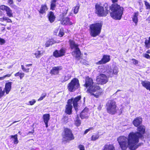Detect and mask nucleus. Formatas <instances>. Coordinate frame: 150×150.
Returning <instances> with one entry per match:
<instances>
[{
    "mask_svg": "<svg viewBox=\"0 0 150 150\" xmlns=\"http://www.w3.org/2000/svg\"><path fill=\"white\" fill-rule=\"evenodd\" d=\"M6 22L7 23H12V21L10 19L8 18L6 21Z\"/></svg>",
    "mask_w": 150,
    "mask_h": 150,
    "instance_id": "nucleus-58",
    "label": "nucleus"
},
{
    "mask_svg": "<svg viewBox=\"0 0 150 150\" xmlns=\"http://www.w3.org/2000/svg\"><path fill=\"white\" fill-rule=\"evenodd\" d=\"M71 77V76L69 74H66L63 76L61 79L62 82H64L69 79Z\"/></svg>",
    "mask_w": 150,
    "mask_h": 150,
    "instance_id": "nucleus-26",
    "label": "nucleus"
},
{
    "mask_svg": "<svg viewBox=\"0 0 150 150\" xmlns=\"http://www.w3.org/2000/svg\"><path fill=\"white\" fill-rule=\"evenodd\" d=\"M110 9L111 12V17L115 20L121 19L123 14V8L116 3L112 4L110 6Z\"/></svg>",
    "mask_w": 150,
    "mask_h": 150,
    "instance_id": "nucleus-2",
    "label": "nucleus"
},
{
    "mask_svg": "<svg viewBox=\"0 0 150 150\" xmlns=\"http://www.w3.org/2000/svg\"><path fill=\"white\" fill-rule=\"evenodd\" d=\"M103 150H115V149L113 145L107 144L104 146Z\"/></svg>",
    "mask_w": 150,
    "mask_h": 150,
    "instance_id": "nucleus-27",
    "label": "nucleus"
},
{
    "mask_svg": "<svg viewBox=\"0 0 150 150\" xmlns=\"http://www.w3.org/2000/svg\"><path fill=\"white\" fill-rule=\"evenodd\" d=\"M99 137L98 134L93 135L91 137V140L93 141H95Z\"/></svg>",
    "mask_w": 150,
    "mask_h": 150,
    "instance_id": "nucleus-35",
    "label": "nucleus"
},
{
    "mask_svg": "<svg viewBox=\"0 0 150 150\" xmlns=\"http://www.w3.org/2000/svg\"><path fill=\"white\" fill-rule=\"evenodd\" d=\"M132 60L133 61V63L134 64L136 65L138 63V61L135 59H132Z\"/></svg>",
    "mask_w": 150,
    "mask_h": 150,
    "instance_id": "nucleus-47",
    "label": "nucleus"
},
{
    "mask_svg": "<svg viewBox=\"0 0 150 150\" xmlns=\"http://www.w3.org/2000/svg\"><path fill=\"white\" fill-rule=\"evenodd\" d=\"M63 137L64 141L68 142L73 140L74 138L71 131L68 128L64 129Z\"/></svg>",
    "mask_w": 150,
    "mask_h": 150,
    "instance_id": "nucleus-8",
    "label": "nucleus"
},
{
    "mask_svg": "<svg viewBox=\"0 0 150 150\" xmlns=\"http://www.w3.org/2000/svg\"><path fill=\"white\" fill-rule=\"evenodd\" d=\"M143 56L144 57H145L146 58L148 59H150V55L147 54H143Z\"/></svg>",
    "mask_w": 150,
    "mask_h": 150,
    "instance_id": "nucleus-48",
    "label": "nucleus"
},
{
    "mask_svg": "<svg viewBox=\"0 0 150 150\" xmlns=\"http://www.w3.org/2000/svg\"><path fill=\"white\" fill-rule=\"evenodd\" d=\"M76 119L75 124L76 126H79L81 124V122L79 120V118L78 117H77Z\"/></svg>",
    "mask_w": 150,
    "mask_h": 150,
    "instance_id": "nucleus-34",
    "label": "nucleus"
},
{
    "mask_svg": "<svg viewBox=\"0 0 150 150\" xmlns=\"http://www.w3.org/2000/svg\"><path fill=\"white\" fill-rule=\"evenodd\" d=\"M69 42L71 48L74 50V51L72 53V55L76 58L80 57L81 52L78 47V45L73 40H70Z\"/></svg>",
    "mask_w": 150,
    "mask_h": 150,
    "instance_id": "nucleus-6",
    "label": "nucleus"
},
{
    "mask_svg": "<svg viewBox=\"0 0 150 150\" xmlns=\"http://www.w3.org/2000/svg\"><path fill=\"white\" fill-rule=\"evenodd\" d=\"M50 115L49 114H45L43 115V119L44 122H48L50 119Z\"/></svg>",
    "mask_w": 150,
    "mask_h": 150,
    "instance_id": "nucleus-31",
    "label": "nucleus"
},
{
    "mask_svg": "<svg viewBox=\"0 0 150 150\" xmlns=\"http://www.w3.org/2000/svg\"><path fill=\"white\" fill-rule=\"evenodd\" d=\"M48 122H45L46 125V127L47 128L48 127Z\"/></svg>",
    "mask_w": 150,
    "mask_h": 150,
    "instance_id": "nucleus-64",
    "label": "nucleus"
},
{
    "mask_svg": "<svg viewBox=\"0 0 150 150\" xmlns=\"http://www.w3.org/2000/svg\"><path fill=\"white\" fill-rule=\"evenodd\" d=\"M106 74L108 78L112 77L113 76L112 69H108L106 71Z\"/></svg>",
    "mask_w": 150,
    "mask_h": 150,
    "instance_id": "nucleus-30",
    "label": "nucleus"
},
{
    "mask_svg": "<svg viewBox=\"0 0 150 150\" xmlns=\"http://www.w3.org/2000/svg\"><path fill=\"white\" fill-rule=\"evenodd\" d=\"M66 52L64 48H62L59 50H56L53 53V55L56 57H61L65 55Z\"/></svg>",
    "mask_w": 150,
    "mask_h": 150,
    "instance_id": "nucleus-12",
    "label": "nucleus"
},
{
    "mask_svg": "<svg viewBox=\"0 0 150 150\" xmlns=\"http://www.w3.org/2000/svg\"><path fill=\"white\" fill-rule=\"evenodd\" d=\"M79 6H77L74 7V14H76L78 13L79 9Z\"/></svg>",
    "mask_w": 150,
    "mask_h": 150,
    "instance_id": "nucleus-38",
    "label": "nucleus"
},
{
    "mask_svg": "<svg viewBox=\"0 0 150 150\" xmlns=\"http://www.w3.org/2000/svg\"><path fill=\"white\" fill-rule=\"evenodd\" d=\"M53 40L52 39H50L48 40L45 44L46 47H48L50 45H51L54 43Z\"/></svg>",
    "mask_w": 150,
    "mask_h": 150,
    "instance_id": "nucleus-32",
    "label": "nucleus"
},
{
    "mask_svg": "<svg viewBox=\"0 0 150 150\" xmlns=\"http://www.w3.org/2000/svg\"><path fill=\"white\" fill-rule=\"evenodd\" d=\"M5 94V91H2V88L0 87V98H1Z\"/></svg>",
    "mask_w": 150,
    "mask_h": 150,
    "instance_id": "nucleus-41",
    "label": "nucleus"
},
{
    "mask_svg": "<svg viewBox=\"0 0 150 150\" xmlns=\"http://www.w3.org/2000/svg\"><path fill=\"white\" fill-rule=\"evenodd\" d=\"M32 64H28L26 65L25 66L26 67H30V66H32Z\"/></svg>",
    "mask_w": 150,
    "mask_h": 150,
    "instance_id": "nucleus-61",
    "label": "nucleus"
},
{
    "mask_svg": "<svg viewBox=\"0 0 150 150\" xmlns=\"http://www.w3.org/2000/svg\"><path fill=\"white\" fill-rule=\"evenodd\" d=\"M62 69V66L54 67L51 69L50 73L55 75H57L59 74V71Z\"/></svg>",
    "mask_w": 150,
    "mask_h": 150,
    "instance_id": "nucleus-16",
    "label": "nucleus"
},
{
    "mask_svg": "<svg viewBox=\"0 0 150 150\" xmlns=\"http://www.w3.org/2000/svg\"><path fill=\"white\" fill-rule=\"evenodd\" d=\"M24 74L23 73H21L20 75V77L21 79L24 76Z\"/></svg>",
    "mask_w": 150,
    "mask_h": 150,
    "instance_id": "nucleus-53",
    "label": "nucleus"
},
{
    "mask_svg": "<svg viewBox=\"0 0 150 150\" xmlns=\"http://www.w3.org/2000/svg\"><path fill=\"white\" fill-rule=\"evenodd\" d=\"M110 60V56L107 55H104L101 59L100 61L96 62V64L100 65L105 64L108 62Z\"/></svg>",
    "mask_w": 150,
    "mask_h": 150,
    "instance_id": "nucleus-13",
    "label": "nucleus"
},
{
    "mask_svg": "<svg viewBox=\"0 0 150 150\" xmlns=\"http://www.w3.org/2000/svg\"><path fill=\"white\" fill-rule=\"evenodd\" d=\"M108 80L107 76L103 74H101L97 77L96 81L98 84H105L108 82Z\"/></svg>",
    "mask_w": 150,
    "mask_h": 150,
    "instance_id": "nucleus-10",
    "label": "nucleus"
},
{
    "mask_svg": "<svg viewBox=\"0 0 150 150\" xmlns=\"http://www.w3.org/2000/svg\"><path fill=\"white\" fill-rule=\"evenodd\" d=\"M36 102V101L35 99H33L32 100L30 101L29 102V104H28V105H33Z\"/></svg>",
    "mask_w": 150,
    "mask_h": 150,
    "instance_id": "nucleus-45",
    "label": "nucleus"
},
{
    "mask_svg": "<svg viewBox=\"0 0 150 150\" xmlns=\"http://www.w3.org/2000/svg\"><path fill=\"white\" fill-rule=\"evenodd\" d=\"M79 148L80 150H85L84 147L83 145H79Z\"/></svg>",
    "mask_w": 150,
    "mask_h": 150,
    "instance_id": "nucleus-49",
    "label": "nucleus"
},
{
    "mask_svg": "<svg viewBox=\"0 0 150 150\" xmlns=\"http://www.w3.org/2000/svg\"><path fill=\"white\" fill-rule=\"evenodd\" d=\"M42 51L38 50L34 53V55L35 56V57L37 58H39L40 56L42 55Z\"/></svg>",
    "mask_w": 150,
    "mask_h": 150,
    "instance_id": "nucleus-33",
    "label": "nucleus"
},
{
    "mask_svg": "<svg viewBox=\"0 0 150 150\" xmlns=\"http://www.w3.org/2000/svg\"><path fill=\"white\" fill-rule=\"evenodd\" d=\"M11 138H13V143L15 144H17L18 143V140L17 138V135L16 134L14 135H11L10 136Z\"/></svg>",
    "mask_w": 150,
    "mask_h": 150,
    "instance_id": "nucleus-28",
    "label": "nucleus"
},
{
    "mask_svg": "<svg viewBox=\"0 0 150 150\" xmlns=\"http://www.w3.org/2000/svg\"><path fill=\"white\" fill-rule=\"evenodd\" d=\"M81 96H79L74 98H71L70 100H72V103H73V106L76 111L77 109L78 102L80 99Z\"/></svg>",
    "mask_w": 150,
    "mask_h": 150,
    "instance_id": "nucleus-15",
    "label": "nucleus"
},
{
    "mask_svg": "<svg viewBox=\"0 0 150 150\" xmlns=\"http://www.w3.org/2000/svg\"><path fill=\"white\" fill-rule=\"evenodd\" d=\"M96 12L99 16H105L108 13V10L106 9H104V8L99 5H96Z\"/></svg>",
    "mask_w": 150,
    "mask_h": 150,
    "instance_id": "nucleus-9",
    "label": "nucleus"
},
{
    "mask_svg": "<svg viewBox=\"0 0 150 150\" xmlns=\"http://www.w3.org/2000/svg\"><path fill=\"white\" fill-rule=\"evenodd\" d=\"M93 129V127H90V128H89V129H86L84 132V134H86L91 129Z\"/></svg>",
    "mask_w": 150,
    "mask_h": 150,
    "instance_id": "nucleus-50",
    "label": "nucleus"
},
{
    "mask_svg": "<svg viewBox=\"0 0 150 150\" xmlns=\"http://www.w3.org/2000/svg\"><path fill=\"white\" fill-rule=\"evenodd\" d=\"M79 86V80L75 78L73 79L68 84L67 88L69 91L72 92L77 89Z\"/></svg>",
    "mask_w": 150,
    "mask_h": 150,
    "instance_id": "nucleus-7",
    "label": "nucleus"
},
{
    "mask_svg": "<svg viewBox=\"0 0 150 150\" xmlns=\"http://www.w3.org/2000/svg\"><path fill=\"white\" fill-rule=\"evenodd\" d=\"M56 6V3H51L50 6V8L52 10L54 9V8Z\"/></svg>",
    "mask_w": 150,
    "mask_h": 150,
    "instance_id": "nucleus-44",
    "label": "nucleus"
},
{
    "mask_svg": "<svg viewBox=\"0 0 150 150\" xmlns=\"http://www.w3.org/2000/svg\"><path fill=\"white\" fill-rule=\"evenodd\" d=\"M8 18L7 17H6V16H4L3 17V20H4V21H7L8 19Z\"/></svg>",
    "mask_w": 150,
    "mask_h": 150,
    "instance_id": "nucleus-57",
    "label": "nucleus"
},
{
    "mask_svg": "<svg viewBox=\"0 0 150 150\" xmlns=\"http://www.w3.org/2000/svg\"><path fill=\"white\" fill-rule=\"evenodd\" d=\"M139 15V12H137L135 13L134 14V15L132 18V20L136 24L137 23L138 19V16Z\"/></svg>",
    "mask_w": 150,
    "mask_h": 150,
    "instance_id": "nucleus-29",
    "label": "nucleus"
},
{
    "mask_svg": "<svg viewBox=\"0 0 150 150\" xmlns=\"http://www.w3.org/2000/svg\"><path fill=\"white\" fill-rule=\"evenodd\" d=\"M4 79V76L3 77H0V80H3Z\"/></svg>",
    "mask_w": 150,
    "mask_h": 150,
    "instance_id": "nucleus-62",
    "label": "nucleus"
},
{
    "mask_svg": "<svg viewBox=\"0 0 150 150\" xmlns=\"http://www.w3.org/2000/svg\"><path fill=\"white\" fill-rule=\"evenodd\" d=\"M6 42L4 39L0 38V45H2L4 44Z\"/></svg>",
    "mask_w": 150,
    "mask_h": 150,
    "instance_id": "nucleus-42",
    "label": "nucleus"
},
{
    "mask_svg": "<svg viewBox=\"0 0 150 150\" xmlns=\"http://www.w3.org/2000/svg\"><path fill=\"white\" fill-rule=\"evenodd\" d=\"M145 127L143 125H141L139 126L137 128V130L139 132H140V133L139 132V133L142 135V136L139 137V138L141 137L142 136V134H144L145 132Z\"/></svg>",
    "mask_w": 150,
    "mask_h": 150,
    "instance_id": "nucleus-25",
    "label": "nucleus"
},
{
    "mask_svg": "<svg viewBox=\"0 0 150 150\" xmlns=\"http://www.w3.org/2000/svg\"><path fill=\"white\" fill-rule=\"evenodd\" d=\"M11 75V74H8L7 75H6L4 76V77H5V78L6 77H10Z\"/></svg>",
    "mask_w": 150,
    "mask_h": 150,
    "instance_id": "nucleus-59",
    "label": "nucleus"
},
{
    "mask_svg": "<svg viewBox=\"0 0 150 150\" xmlns=\"http://www.w3.org/2000/svg\"><path fill=\"white\" fill-rule=\"evenodd\" d=\"M66 12H64V13H63V16H65L67 14V11H68V9H65Z\"/></svg>",
    "mask_w": 150,
    "mask_h": 150,
    "instance_id": "nucleus-56",
    "label": "nucleus"
},
{
    "mask_svg": "<svg viewBox=\"0 0 150 150\" xmlns=\"http://www.w3.org/2000/svg\"><path fill=\"white\" fill-rule=\"evenodd\" d=\"M8 2L10 5L13 4V0H8Z\"/></svg>",
    "mask_w": 150,
    "mask_h": 150,
    "instance_id": "nucleus-52",
    "label": "nucleus"
},
{
    "mask_svg": "<svg viewBox=\"0 0 150 150\" xmlns=\"http://www.w3.org/2000/svg\"><path fill=\"white\" fill-rule=\"evenodd\" d=\"M0 9L6 12V14L9 17H13V13L11 9L8 6L2 5L0 6Z\"/></svg>",
    "mask_w": 150,
    "mask_h": 150,
    "instance_id": "nucleus-11",
    "label": "nucleus"
},
{
    "mask_svg": "<svg viewBox=\"0 0 150 150\" xmlns=\"http://www.w3.org/2000/svg\"><path fill=\"white\" fill-rule=\"evenodd\" d=\"M68 118L67 117H64L63 119V121L67 123V122Z\"/></svg>",
    "mask_w": 150,
    "mask_h": 150,
    "instance_id": "nucleus-51",
    "label": "nucleus"
},
{
    "mask_svg": "<svg viewBox=\"0 0 150 150\" xmlns=\"http://www.w3.org/2000/svg\"><path fill=\"white\" fill-rule=\"evenodd\" d=\"M12 83V82H10L6 83L4 91L6 92V94H8L11 90Z\"/></svg>",
    "mask_w": 150,
    "mask_h": 150,
    "instance_id": "nucleus-20",
    "label": "nucleus"
},
{
    "mask_svg": "<svg viewBox=\"0 0 150 150\" xmlns=\"http://www.w3.org/2000/svg\"><path fill=\"white\" fill-rule=\"evenodd\" d=\"M142 135L138 132H130L127 138L124 136L119 137L117 141L122 149L125 150L129 147L130 150H136L140 145L137 144L139 138Z\"/></svg>",
    "mask_w": 150,
    "mask_h": 150,
    "instance_id": "nucleus-1",
    "label": "nucleus"
},
{
    "mask_svg": "<svg viewBox=\"0 0 150 150\" xmlns=\"http://www.w3.org/2000/svg\"><path fill=\"white\" fill-rule=\"evenodd\" d=\"M93 83V80L89 77H87L85 79V83L84 85L86 88L91 86Z\"/></svg>",
    "mask_w": 150,
    "mask_h": 150,
    "instance_id": "nucleus-17",
    "label": "nucleus"
},
{
    "mask_svg": "<svg viewBox=\"0 0 150 150\" xmlns=\"http://www.w3.org/2000/svg\"><path fill=\"white\" fill-rule=\"evenodd\" d=\"M141 83L143 86L150 91V82L145 81H142Z\"/></svg>",
    "mask_w": 150,
    "mask_h": 150,
    "instance_id": "nucleus-24",
    "label": "nucleus"
},
{
    "mask_svg": "<svg viewBox=\"0 0 150 150\" xmlns=\"http://www.w3.org/2000/svg\"><path fill=\"white\" fill-rule=\"evenodd\" d=\"M61 24L65 25H71L73 24V23L70 21L69 18L67 17L63 18L61 21Z\"/></svg>",
    "mask_w": 150,
    "mask_h": 150,
    "instance_id": "nucleus-19",
    "label": "nucleus"
},
{
    "mask_svg": "<svg viewBox=\"0 0 150 150\" xmlns=\"http://www.w3.org/2000/svg\"><path fill=\"white\" fill-rule=\"evenodd\" d=\"M49 21L51 23H53L55 20V16L53 12L50 11L47 15Z\"/></svg>",
    "mask_w": 150,
    "mask_h": 150,
    "instance_id": "nucleus-22",
    "label": "nucleus"
},
{
    "mask_svg": "<svg viewBox=\"0 0 150 150\" xmlns=\"http://www.w3.org/2000/svg\"><path fill=\"white\" fill-rule=\"evenodd\" d=\"M21 67L22 69L23 70V71L25 72H28L29 71V68L26 69L24 67V66L23 65H21Z\"/></svg>",
    "mask_w": 150,
    "mask_h": 150,
    "instance_id": "nucleus-39",
    "label": "nucleus"
},
{
    "mask_svg": "<svg viewBox=\"0 0 150 150\" xmlns=\"http://www.w3.org/2000/svg\"><path fill=\"white\" fill-rule=\"evenodd\" d=\"M88 108H85L80 114V117L82 119L87 118L88 117Z\"/></svg>",
    "mask_w": 150,
    "mask_h": 150,
    "instance_id": "nucleus-18",
    "label": "nucleus"
},
{
    "mask_svg": "<svg viewBox=\"0 0 150 150\" xmlns=\"http://www.w3.org/2000/svg\"><path fill=\"white\" fill-rule=\"evenodd\" d=\"M144 2L145 4L146 7V8L147 9H150V5L146 1H144Z\"/></svg>",
    "mask_w": 150,
    "mask_h": 150,
    "instance_id": "nucleus-43",
    "label": "nucleus"
},
{
    "mask_svg": "<svg viewBox=\"0 0 150 150\" xmlns=\"http://www.w3.org/2000/svg\"><path fill=\"white\" fill-rule=\"evenodd\" d=\"M118 0H112V1L113 3H115L117 2Z\"/></svg>",
    "mask_w": 150,
    "mask_h": 150,
    "instance_id": "nucleus-63",
    "label": "nucleus"
},
{
    "mask_svg": "<svg viewBox=\"0 0 150 150\" xmlns=\"http://www.w3.org/2000/svg\"><path fill=\"white\" fill-rule=\"evenodd\" d=\"M5 29V28L3 26L2 24H0V34L4 32Z\"/></svg>",
    "mask_w": 150,
    "mask_h": 150,
    "instance_id": "nucleus-37",
    "label": "nucleus"
},
{
    "mask_svg": "<svg viewBox=\"0 0 150 150\" xmlns=\"http://www.w3.org/2000/svg\"><path fill=\"white\" fill-rule=\"evenodd\" d=\"M142 118L140 117H137L133 120V123L135 127H137L142 122Z\"/></svg>",
    "mask_w": 150,
    "mask_h": 150,
    "instance_id": "nucleus-21",
    "label": "nucleus"
},
{
    "mask_svg": "<svg viewBox=\"0 0 150 150\" xmlns=\"http://www.w3.org/2000/svg\"><path fill=\"white\" fill-rule=\"evenodd\" d=\"M46 96V94L45 93H42L40 98L38 100V101L42 100Z\"/></svg>",
    "mask_w": 150,
    "mask_h": 150,
    "instance_id": "nucleus-40",
    "label": "nucleus"
},
{
    "mask_svg": "<svg viewBox=\"0 0 150 150\" xmlns=\"http://www.w3.org/2000/svg\"><path fill=\"white\" fill-rule=\"evenodd\" d=\"M106 109L107 112L111 115L116 113L118 108L114 100H109L106 103Z\"/></svg>",
    "mask_w": 150,
    "mask_h": 150,
    "instance_id": "nucleus-4",
    "label": "nucleus"
},
{
    "mask_svg": "<svg viewBox=\"0 0 150 150\" xmlns=\"http://www.w3.org/2000/svg\"><path fill=\"white\" fill-rule=\"evenodd\" d=\"M112 72L113 74L116 75L118 72V69L117 67H115L112 69Z\"/></svg>",
    "mask_w": 150,
    "mask_h": 150,
    "instance_id": "nucleus-36",
    "label": "nucleus"
},
{
    "mask_svg": "<svg viewBox=\"0 0 150 150\" xmlns=\"http://www.w3.org/2000/svg\"><path fill=\"white\" fill-rule=\"evenodd\" d=\"M88 93H90L91 95H93L96 98L100 95L102 92L101 88L97 85L94 84L89 87L87 91Z\"/></svg>",
    "mask_w": 150,
    "mask_h": 150,
    "instance_id": "nucleus-5",
    "label": "nucleus"
},
{
    "mask_svg": "<svg viewBox=\"0 0 150 150\" xmlns=\"http://www.w3.org/2000/svg\"><path fill=\"white\" fill-rule=\"evenodd\" d=\"M48 8L46 4H42L41 5L39 10L38 11L39 13L41 14L45 13L48 10Z\"/></svg>",
    "mask_w": 150,
    "mask_h": 150,
    "instance_id": "nucleus-23",
    "label": "nucleus"
},
{
    "mask_svg": "<svg viewBox=\"0 0 150 150\" xmlns=\"http://www.w3.org/2000/svg\"><path fill=\"white\" fill-rule=\"evenodd\" d=\"M64 33L63 32V30L60 29L59 33V36L60 37H62L64 35Z\"/></svg>",
    "mask_w": 150,
    "mask_h": 150,
    "instance_id": "nucleus-46",
    "label": "nucleus"
},
{
    "mask_svg": "<svg viewBox=\"0 0 150 150\" xmlns=\"http://www.w3.org/2000/svg\"><path fill=\"white\" fill-rule=\"evenodd\" d=\"M103 25L101 22L91 25L90 26L91 35L95 37L99 35L101 32Z\"/></svg>",
    "mask_w": 150,
    "mask_h": 150,
    "instance_id": "nucleus-3",
    "label": "nucleus"
},
{
    "mask_svg": "<svg viewBox=\"0 0 150 150\" xmlns=\"http://www.w3.org/2000/svg\"><path fill=\"white\" fill-rule=\"evenodd\" d=\"M21 73L20 72H18L16 73V74H15V76H20Z\"/></svg>",
    "mask_w": 150,
    "mask_h": 150,
    "instance_id": "nucleus-55",
    "label": "nucleus"
},
{
    "mask_svg": "<svg viewBox=\"0 0 150 150\" xmlns=\"http://www.w3.org/2000/svg\"><path fill=\"white\" fill-rule=\"evenodd\" d=\"M57 0H51V3H56Z\"/></svg>",
    "mask_w": 150,
    "mask_h": 150,
    "instance_id": "nucleus-60",
    "label": "nucleus"
},
{
    "mask_svg": "<svg viewBox=\"0 0 150 150\" xmlns=\"http://www.w3.org/2000/svg\"><path fill=\"white\" fill-rule=\"evenodd\" d=\"M67 105H66L65 112L67 114L70 115L72 112V100H69L67 102Z\"/></svg>",
    "mask_w": 150,
    "mask_h": 150,
    "instance_id": "nucleus-14",
    "label": "nucleus"
},
{
    "mask_svg": "<svg viewBox=\"0 0 150 150\" xmlns=\"http://www.w3.org/2000/svg\"><path fill=\"white\" fill-rule=\"evenodd\" d=\"M150 43V41L149 40H146L145 42V45L149 44Z\"/></svg>",
    "mask_w": 150,
    "mask_h": 150,
    "instance_id": "nucleus-54",
    "label": "nucleus"
}]
</instances>
